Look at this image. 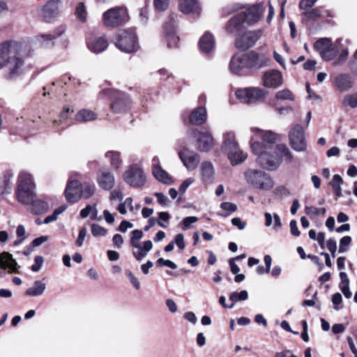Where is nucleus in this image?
Here are the masks:
<instances>
[{
	"label": "nucleus",
	"instance_id": "f257e3e1",
	"mask_svg": "<svg viewBox=\"0 0 357 357\" xmlns=\"http://www.w3.org/2000/svg\"><path fill=\"white\" fill-rule=\"evenodd\" d=\"M251 133L252 151L263 168L275 170L280 166L282 158L288 162H293L294 156L285 144H275L279 137L277 133L257 128H252Z\"/></svg>",
	"mask_w": 357,
	"mask_h": 357
},
{
	"label": "nucleus",
	"instance_id": "f03ea898",
	"mask_svg": "<svg viewBox=\"0 0 357 357\" xmlns=\"http://www.w3.org/2000/svg\"><path fill=\"white\" fill-rule=\"evenodd\" d=\"M35 185L31 174L26 172H22L19 175L17 198V200L24 204H31V212L33 214H42L49 208L47 202L34 199Z\"/></svg>",
	"mask_w": 357,
	"mask_h": 357
},
{
	"label": "nucleus",
	"instance_id": "7ed1b4c3",
	"mask_svg": "<svg viewBox=\"0 0 357 357\" xmlns=\"http://www.w3.org/2000/svg\"><path fill=\"white\" fill-rule=\"evenodd\" d=\"M268 59L264 54L250 51L243 54H236L231 59L229 68L233 74L243 76L256 72L265 67Z\"/></svg>",
	"mask_w": 357,
	"mask_h": 357
},
{
	"label": "nucleus",
	"instance_id": "20e7f679",
	"mask_svg": "<svg viewBox=\"0 0 357 357\" xmlns=\"http://www.w3.org/2000/svg\"><path fill=\"white\" fill-rule=\"evenodd\" d=\"M7 53L4 63V78L8 80H15L20 77L25 70V63L20 56L22 45L17 41H10L9 49L3 47Z\"/></svg>",
	"mask_w": 357,
	"mask_h": 357
},
{
	"label": "nucleus",
	"instance_id": "39448f33",
	"mask_svg": "<svg viewBox=\"0 0 357 357\" xmlns=\"http://www.w3.org/2000/svg\"><path fill=\"white\" fill-rule=\"evenodd\" d=\"M113 43L121 52L127 54L135 53L140 47L138 36L133 28L119 29L113 38Z\"/></svg>",
	"mask_w": 357,
	"mask_h": 357
},
{
	"label": "nucleus",
	"instance_id": "423d86ee",
	"mask_svg": "<svg viewBox=\"0 0 357 357\" xmlns=\"http://www.w3.org/2000/svg\"><path fill=\"white\" fill-rule=\"evenodd\" d=\"M243 175L246 183L253 188L268 190L274 185L270 175L263 170L250 168L245 171Z\"/></svg>",
	"mask_w": 357,
	"mask_h": 357
},
{
	"label": "nucleus",
	"instance_id": "0eeeda50",
	"mask_svg": "<svg viewBox=\"0 0 357 357\" xmlns=\"http://www.w3.org/2000/svg\"><path fill=\"white\" fill-rule=\"evenodd\" d=\"M104 93L113 99L111 103V109L113 112L121 114L128 111L131 106V101L127 94L110 89L104 90Z\"/></svg>",
	"mask_w": 357,
	"mask_h": 357
},
{
	"label": "nucleus",
	"instance_id": "6e6552de",
	"mask_svg": "<svg viewBox=\"0 0 357 357\" xmlns=\"http://www.w3.org/2000/svg\"><path fill=\"white\" fill-rule=\"evenodd\" d=\"M188 135L195 138V146L201 152H208L214 146V139L208 130L194 129L189 131Z\"/></svg>",
	"mask_w": 357,
	"mask_h": 357
},
{
	"label": "nucleus",
	"instance_id": "1a4fd4ad",
	"mask_svg": "<svg viewBox=\"0 0 357 357\" xmlns=\"http://www.w3.org/2000/svg\"><path fill=\"white\" fill-rule=\"evenodd\" d=\"M266 95L267 91L259 87H247L239 89L236 91L237 98L247 104L262 101Z\"/></svg>",
	"mask_w": 357,
	"mask_h": 357
},
{
	"label": "nucleus",
	"instance_id": "9d476101",
	"mask_svg": "<svg viewBox=\"0 0 357 357\" xmlns=\"http://www.w3.org/2000/svg\"><path fill=\"white\" fill-rule=\"evenodd\" d=\"M102 19L107 27L119 26L127 20L126 10L119 6L112 8L103 13Z\"/></svg>",
	"mask_w": 357,
	"mask_h": 357
},
{
	"label": "nucleus",
	"instance_id": "9b49d317",
	"mask_svg": "<svg viewBox=\"0 0 357 357\" xmlns=\"http://www.w3.org/2000/svg\"><path fill=\"white\" fill-rule=\"evenodd\" d=\"M289 142L291 148L298 152L305 151L307 148V141L305 137V132L303 127L299 125H295L289 133Z\"/></svg>",
	"mask_w": 357,
	"mask_h": 357
},
{
	"label": "nucleus",
	"instance_id": "f8f14e48",
	"mask_svg": "<svg viewBox=\"0 0 357 357\" xmlns=\"http://www.w3.org/2000/svg\"><path fill=\"white\" fill-rule=\"evenodd\" d=\"M177 22V15L172 13L169 15L166 21L164 29L167 36V45L173 48L177 47L179 42V38L176 35V26Z\"/></svg>",
	"mask_w": 357,
	"mask_h": 357
},
{
	"label": "nucleus",
	"instance_id": "ddd939ff",
	"mask_svg": "<svg viewBox=\"0 0 357 357\" xmlns=\"http://www.w3.org/2000/svg\"><path fill=\"white\" fill-rule=\"evenodd\" d=\"M126 183L133 188H139L144 185L146 177L142 169L131 167L124 173Z\"/></svg>",
	"mask_w": 357,
	"mask_h": 357
},
{
	"label": "nucleus",
	"instance_id": "4468645a",
	"mask_svg": "<svg viewBox=\"0 0 357 357\" xmlns=\"http://www.w3.org/2000/svg\"><path fill=\"white\" fill-rule=\"evenodd\" d=\"M261 30L248 31L236 39L235 45L238 49L248 50L252 47L261 36Z\"/></svg>",
	"mask_w": 357,
	"mask_h": 357
},
{
	"label": "nucleus",
	"instance_id": "2eb2a0df",
	"mask_svg": "<svg viewBox=\"0 0 357 357\" xmlns=\"http://www.w3.org/2000/svg\"><path fill=\"white\" fill-rule=\"evenodd\" d=\"M264 12V4L259 3L252 6L249 7L245 11L241 12L239 14L241 17H243V20L245 21L248 25L257 22Z\"/></svg>",
	"mask_w": 357,
	"mask_h": 357
},
{
	"label": "nucleus",
	"instance_id": "dca6fc26",
	"mask_svg": "<svg viewBox=\"0 0 357 357\" xmlns=\"http://www.w3.org/2000/svg\"><path fill=\"white\" fill-rule=\"evenodd\" d=\"M86 44L89 50L95 54L104 52L109 45L107 38L103 36H91L87 38Z\"/></svg>",
	"mask_w": 357,
	"mask_h": 357
},
{
	"label": "nucleus",
	"instance_id": "f3484780",
	"mask_svg": "<svg viewBox=\"0 0 357 357\" xmlns=\"http://www.w3.org/2000/svg\"><path fill=\"white\" fill-rule=\"evenodd\" d=\"M178 8L181 13L199 17L202 13V6L199 0H179Z\"/></svg>",
	"mask_w": 357,
	"mask_h": 357
},
{
	"label": "nucleus",
	"instance_id": "a211bd4d",
	"mask_svg": "<svg viewBox=\"0 0 357 357\" xmlns=\"http://www.w3.org/2000/svg\"><path fill=\"white\" fill-rule=\"evenodd\" d=\"M80 183L77 180L69 178L65 190V196L68 202L75 203L82 197Z\"/></svg>",
	"mask_w": 357,
	"mask_h": 357
},
{
	"label": "nucleus",
	"instance_id": "6ab92c4d",
	"mask_svg": "<svg viewBox=\"0 0 357 357\" xmlns=\"http://www.w3.org/2000/svg\"><path fill=\"white\" fill-rule=\"evenodd\" d=\"M178 155L185 167L190 171L194 170L200 160L199 155L197 153L188 149L180 151Z\"/></svg>",
	"mask_w": 357,
	"mask_h": 357
},
{
	"label": "nucleus",
	"instance_id": "aec40b11",
	"mask_svg": "<svg viewBox=\"0 0 357 357\" xmlns=\"http://www.w3.org/2000/svg\"><path fill=\"white\" fill-rule=\"evenodd\" d=\"M263 84L268 88H277L282 84V73L277 70L266 71L262 77Z\"/></svg>",
	"mask_w": 357,
	"mask_h": 357
},
{
	"label": "nucleus",
	"instance_id": "412c9836",
	"mask_svg": "<svg viewBox=\"0 0 357 357\" xmlns=\"http://www.w3.org/2000/svg\"><path fill=\"white\" fill-rule=\"evenodd\" d=\"M97 182L102 189L109 190L114 187L115 179L111 172L106 169H101L98 173Z\"/></svg>",
	"mask_w": 357,
	"mask_h": 357
},
{
	"label": "nucleus",
	"instance_id": "4be33fe9",
	"mask_svg": "<svg viewBox=\"0 0 357 357\" xmlns=\"http://www.w3.org/2000/svg\"><path fill=\"white\" fill-rule=\"evenodd\" d=\"M239 14L230 19L226 26V31L228 34L237 35L245 28V22Z\"/></svg>",
	"mask_w": 357,
	"mask_h": 357
},
{
	"label": "nucleus",
	"instance_id": "5701e85b",
	"mask_svg": "<svg viewBox=\"0 0 357 357\" xmlns=\"http://www.w3.org/2000/svg\"><path fill=\"white\" fill-rule=\"evenodd\" d=\"M199 45L203 53L210 54L215 48V39L213 36L210 32L206 31L201 37Z\"/></svg>",
	"mask_w": 357,
	"mask_h": 357
},
{
	"label": "nucleus",
	"instance_id": "b1692460",
	"mask_svg": "<svg viewBox=\"0 0 357 357\" xmlns=\"http://www.w3.org/2000/svg\"><path fill=\"white\" fill-rule=\"evenodd\" d=\"M202 181L206 184H211L214 180L215 170L213 164L209 161H204L201 164Z\"/></svg>",
	"mask_w": 357,
	"mask_h": 357
},
{
	"label": "nucleus",
	"instance_id": "393cba45",
	"mask_svg": "<svg viewBox=\"0 0 357 357\" xmlns=\"http://www.w3.org/2000/svg\"><path fill=\"white\" fill-rule=\"evenodd\" d=\"M206 119L207 112L204 106H199L192 110L189 117L190 122L196 126L204 124Z\"/></svg>",
	"mask_w": 357,
	"mask_h": 357
},
{
	"label": "nucleus",
	"instance_id": "a878e982",
	"mask_svg": "<svg viewBox=\"0 0 357 357\" xmlns=\"http://www.w3.org/2000/svg\"><path fill=\"white\" fill-rule=\"evenodd\" d=\"M238 146L233 132H228L223 135L221 150L224 153L227 154Z\"/></svg>",
	"mask_w": 357,
	"mask_h": 357
},
{
	"label": "nucleus",
	"instance_id": "bb28decb",
	"mask_svg": "<svg viewBox=\"0 0 357 357\" xmlns=\"http://www.w3.org/2000/svg\"><path fill=\"white\" fill-rule=\"evenodd\" d=\"M0 266L4 269H9L11 273L17 272V264L13 255L7 252L0 255Z\"/></svg>",
	"mask_w": 357,
	"mask_h": 357
},
{
	"label": "nucleus",
	"instance_id": "cd10ccee",
	"mask_svg": "<svg viewBox=\"0 0 357 357\" xmlns=\"http://www.w3.org/2000/svg\"><path fill=\"white\" fill-rule=\"evenodd\" d=\"M337 87L341 91H344L351 89L354 85L352 77L349 74H341L336 77L335 79Z\"/></svg>",
	"mask_w": 357,
	"mask_h": 357
},
{
	"label": "nucleus",
	"instance_id": "c85d7f7f",
	"mask_svg": "<svg viewBox=\"0 0 357 357\" xmlns=\"http://www.w3.org/2000/svg\"><path fill=\"white\" fill-rule=\"evenodd\" d=\"M59 0H50L43 7V15L45 18L56 16L60 10Z\"/></svg>",
	"mask_w": 357,
	"mask_h": 357
},
{
	"label": "nucleus",
	"instance_id": "c756f323",
	"mask_svg": "<svg viewBox=\"0 0 357 357\" xmlns=\"http://www.w3.org/2000/svg\"><path fill=\"white\" fill-rule=\"evenodd\" d=\"M226 155L232 165H239L243 162L247 158V154L244 153L239 146Z\"/></svg>",
	"mask_w": 357,
	"mask_h": 357
},
{
	"label": "nucleus",
	"instance_id": "7c9ffc66",
	"mask_svg": "<svg viewBox=\"0 0 357 357\" xmlns=\"http://www.w3.org/2000/svg\"><path fill=\"white\" fill-rule=\"evenodd\" d=\"M96 113L87 109H80L75 115V120L81 123L92 121L96 120Z\"/></svg>",
	"mask_w": 357,
	"mask_h": 357
},
{
	"label": "nucleus",
	"instance_id": "2f4dec72",
	"mask_svg": "<svg viewBox=\"0 0 357 357\" xmlns=\"http://www.w3.org/2000/svg\"><path fill=\"white\" fill-rule=\"evenodd\" d=\"M46 289V284L40 280H36L33 285L27 289L25 294L29 296H41Z\"/></svg>",
	"mask_w": 357,
	"mask_h": 357
},
{
	"label": "nucleus",
	"instance_id": "473e14b6",
	"mask_svg": "<svg viewBox=\"0 0 357 357\" xmlns=\"http://www.w3.org/2000/svg\"><path fill=\"white\" fill-rule=\"evenodd\" d=\"M105 157L109 160L111 167L118 169L122 163L121 153L116 151H109L105 153Z\"/></svg>",
	"mask_w": 357,
	"mask_h": 357
},
{
	"label": "nucleus",
	"instance_id": "72a5a7b5",
	"mask_svg": "<svg viewBox=\"0 0 357 357\" xmlns=\"http://www.w3.org/2000/svg\"><path fill=\"white\" fill-rule=\"evenodd\" d=\"M305 212L312 220L318 218L320 215H324L326 210L325 208H317L313 206H306Z\"/></svg>",
	"mask_w": 357,
	"mask_h": 357
},
{
	"label": "nucleus",
	"instance_id": "f704fd0d",
	"mask_svg": "<svg viewBox=\"0 0 357 357\" xmlns=\"http://www.w3.org/2000/svg\"><path fill=\"white\" fill-rule=\"evenodd\" d=\"M153 174L158 181L165 184H171L172 183L171 176L162 167L153 170Z\"/></svg>",
	"mask_w": 357,
	"mask_h": 357
},
{
	"label": "nucleus",
	"instance_id": "c9c22d12",
	"mask_svg": "<svg viewBox=\"0 0 357 357\" xmlns=\"http://www.w3.org/2000/svg\"><path fill=\"white\" fill-rule=\"evenodd\" d=\"M248 298V294L246 290H242L240 292L234 291L231 293L229 295V300L231 301V303L228 306V308H233L234 303L245 301Z\"/></svg>",
	"mask_w": 357,
	"mask_h": 357
},
{
	"label": "nucleus",
	"instance_id": "e433bc0d",
	"mask_svg": "<svg viewBox=\"0 0 357 357\" xmlns=\"http://www.w3.org/2000/svg\"><path fill=\"white\" fill-rule=\"evenodd\" d=\"M80 192H82V197L89 199L95 192V186L93 183L85 182L80 183Z\"/></svg>",
	"mask_w": 357,
	"mask_h": 357
},
{
	"label": "nucleus",
	"instance_id": "4c0bfd02",
	"mask_svg": "<svg viewBox=\"0 0 357 357\" xmlns=\"http://www.w3.org/2000/svg\"><path fill=\"white\" fill-rule=\"evenodd\" d=\"M338 52L337 47L331 43L328 48L324 50L321 56L325 61H331L337 56Z\"/></svg>",
	"mask_w": 357,
	"mask_h": 357
},
{
	"label": "nucleus",
	"instance_id": "58836bf2",
	"mask_svg": "<svg viewBox=\"0 0 357 357\" xmlns=\"http://www.w3.org/2000/svg\"><path fill=\"white\" fill-rule=\"evenodd\" d=\"M331 44V41L329 38H322L319 39L314 44V49L319 52L320 55L326 50L330 45Z\"/></svg>",
	"mask_w": 357,
	"mask_h": 357
},
{
	"label": "nucleus",
	"instance_id": "ea45409f",
	"mask_svg": "<svg viewBox=\"0 0 357 357\" xmlns=\"http://www.w3.org/2000/svg\"><path fill=\"white\" fill-rule=\"evenodd\" d=\"M87 14L85 5L84 3L79 2L75 8V15L76 17L79 21L85 22L87 19Z\"/></svg>",
	"mask_w": 357,
	"mask_h": 357
},
{
	"label": "nucleus",
	"instance_id": "a19ab883",
	"mask_svg": "<svg viewBox=\"0 0 357 357\" xmlns=\"http://www.w3.org/2000/svg\"><path fill=\"white\" fill-rule=\"evenodd\" d=\"M342 183L343 180L340 175L335 174L333 176L331 185L337 197H340L342 195L341 185Z\"/></svg>",
	"mask_w": 357,
	"mask_h": 357
},
{
	"label": "nucleus",
	"instance_id": "79ce46f5",
	"mask_svg": "<svg viewBox=\"0 0 357 357\" xmlns=\"http://www.w3.org/2000/svg\"><path fill=\"white\" fill-rule=\"evenodd\" d=\"M220 208L224 211L223 213H218L219 215L228 216L237 210V206L231 202H222L220 204Z\"/></svg>",
	"mask_w": 357,
	"mask_h": 357
},
{
	"label": "nucleus",
	"instance_id": "37998d69",
	"mask_svg": "<svg viewBox=\"0 0 357 357\" xmlns=\"http://www.w3.org/2000/svg\"><path fill=\"white\" fill-rule=\"evenodd\" d=\"M326 11L321 8H316L305 13L306 17L310 20H317L324 16Z\"/></svg>",
	"mask_w": 357,
	"mask_h": 357
},
{
	"label": "nucleus",
	"instance_id": "c03bdc74",
	"mask_svg": "<svg viewBox=\"0 0 357 357\" xmlns=\"http://www.w3.org/2000/svg\"><path fill=\"white\" fill-rule=\"evenodd\" d=\"M275 99L282 100L294 101L295 99L293 93L288 89L279 91L275 93Z\"/></svg>",
	"mask_w": 357,
	"mask_h": 357
},
{
	"label": "nucleus",
	"instance_id": "a18cd8bd",
	"mask_svg": "<svg viewBox=\"0 0 357 357\" xmlns=\"http://www.w3.org/2000/svg\"><path fill=\"white\" fill-rule=\"evenodd\" d=\"M342 105L351 108L357 107V92L345 96L342 100Z\"/></svg>",
	"mask_w": 357,
	"mask_h": 357
},
{
	"label": "nucleus",
	"instance_id": "49530a36",
	"mask_svg": "<svg viewBox=\"0 0 357 357\" xmlns=\"http://www.w3.org/2000/svg\"><path fill=\"white\" fill-rule=\"evenodd\" d=\"M143 232L139 229H135L131 232L130 244L132 247L137 248H141V245L139 243V241L142 238Z\"/></svg>",
	"mask_w": 357,
	"mask_h": 357
},
{
	"label": "nucleus",
	"instance_id": "de8ad7c7",
	"mask_svg": "<svg viewBox=\"0 0 357 357\" xmlns=\"http://www.w3.org/2000/svg\"><path fill=\"white\" fill-rule=\"evenodd\" d=\"M107 229L105 227L98 225V224H92L91 225V234L95 237L104 236L107 234Z\"/></svg>",
	"mask_w": 357,
	"mask_h": 357
},
{
	"label": "nucleus",
	"instance_id": "09e8293b",
	"mask_svg": "<svg viewBox=\"0 0 357 357\" xmlns=\"http://www.w3.org/2000/svg\"><path fill=\"white\" fill-rule=\"evenodd\" d=\"M158 220L157 223L158 225L163 228H166L168 227V221L170 218V215L167 212H160L158 213Z\"/></svg>",
	"mask_w": 357,
	"mask_h": 357
},
{
	"label": "nucleus",
	"instance_id": "8fccbe9b",
	"mask_svg": "<svg viewBox=\"0 0 357 357\" xmlns=\"http://www.w3.org/2000/svg\"><path fill=\"white\" fill-rule=\"evenodd\" d=\"M351 242V237L349 236H345L340 239L339 252L343 253L348 250V246Z\"/></svg>",
	"mask_w": 357,
	"mask_h": 357
},
{
	"label": "nucleus",
	"instance_id": "3c124183",
	"mask_svg": "<svg viewBox=\"0 0 357 357\" xmlns=\"http://www.w3.org/2000/svg\"><path fill=\"white\" fill-rule=\"evenodd\" d=\"M10 45V41H6L1 44L0 46V69L4 67L5 60L7 56V53L5 52L6 50H3V47L6 46L8 49H9Z\"/></svg>",
	"mask_w": 357,
	"mask_h": 357
},
{
	"label": "nucleus",
	"instance_id": "603ef678",
	"mask_svg": "<svg viewBox=\"0 0 357 357\" xmlns=\"http://www.w3.org/2000/svg\"><path fill=\"white\" fill-rule=\"evenodd\" d=\"M342 302V297L340 293H335L332 296V303L333 304V308L336 311L342 309L343 306L341 305Z\"/></svg>",
	"mask_w": 357,
	"mask_h": 357
},
{
	"label": "nucleus",
	"instance_id": "864d4df0",
	"mask_svg": "<svg viewBox=\"0 0 357 357\" xmlns=\"http://www.w3.org/2000/svg\"><path fill=\"white\" fill-rule=\"evenodd\" d=\"M73 113V109L70 105L63 106L61 112H60V121H65L68 119Z\"/></svg>",
	"mask_w": 357,
	"mask_h": 357
},
{
	"label": "nucleus",
	"instance_id": "5fc2aeb1",
	"mask_svg": "<svg viewBox=\"0 0 357 357\" xmlns=\"http://www.w3.org/2000/svg\"><path fill=\"white\" fill-rule=\"evenodd\" d=\"M63 32V30L61 31L57 36L52 35V34H47V35H41L40 38L43 39L42 43L45 47H47L50 45H52L51 42L54 39H55L57 36H59Z\"/></svg>",
	"mask_w": 357,
	"mask_h": 357
},
{
	"label": "nucleus",
	"instance_id": "6e6d98bb",
	"mask_svg": "<svg viewBox=\"0 0 357 357\" xmlns=\"http://www.w3.org/2000/svg\"><path fill=\"white\" fill-rule=\"evenodd\" d=\"M87 234V229L86 227H82L79 231L75 244L77 247L80 248L83 245L84 241Z\"/></svg>",
	"mask_w": 357,
	"mask_h": 357
},
{
	"label": "nucleus",
	"instance_id": "4d7b16f0",
	"mask_svg": "<svg viewBox=\"0 0 357 357\" xmlns=\"http://www.w3.org/2000/svg\"><path fill=\"white\" fill-rule=\"evenodd\" d=\"M44 262V259L42 256L38 255L34 258V264L31 267V269L33 272H38L40 270Z\"/></svg>",
	"mask_w": 357,
	"mask_h": 357
},
{
	"label": "nucleus",
	"instance_id": "13d9d810",
	"mask_svg": "<svg viewBox=\"0 0 357 357\" xmlns=\"http://www.w3.org/2000/svg\"><path fill=\"white\" fill-rule=\"evenodd\" d=\"M156 264L160 266H165L172 269H175L177 268V266L174 262L169 259H164L163 258H159L156 261Z\"/></svg>",
	"mask_w": 357,
	"mask_h": 357
},
{
	"label": "nucleus",
	"instance_id": "bf43d9fd",
	"mask_svg": "<svg viewBox=\"0 0 357 357\" xmlns=\"http://www.w3.org/2000/svg\"><path fill=\"white\" fill-rule=\"evenodd\" d=\"M173 242H174V244H176V246L181 250H183L185 247L184 236L183 234H176Z\"/></svg>",
	"mask_w": 357,
	"mask_h": 357
},
{
	"label": "nucleus",
	"instance_id": "052dcab7",
	"mask_svg": "<svg viewBox=\"0 0 357 357\" xmlns=\"http://www.w3.org/2000/svg\"><path fill=\"white\" fill-rule=\"evenodd\" d=\"M154 6L156 10L163 11L169 5V0H154Z\"/></svg>",
	"mask_w": 357,
	"mask_h": 357
},
{
	"label": "nucleus",
	"instance_id": "680f3d73",
	"mask_svg": "<svg viewBox=\"0 0 357 357\" xmlns=\"http://www.w3.org/2000/svg\"><path fill=\"white\" fill-rule=\"evenodd\" d=\"M326 247L328 250L331 252L333 257H335V253L337 250V243L333 238H330L326 243Z\"/></svg>",
	"mask_w": 357,
	"mask_h": 357
},
{
	"label": "nucleus",
	"instance_id": "e2e57ef3",
	"mask_svg": "<svg viewBox=\"0 0 357 357\" xmlns=\"http://www.w3.org/2000/svg\"><path fill=\"white\" fill-rule=\"evenodd\" d=\"M198 220V218L195 216H188L185 218L182 223L183 225V229L185 230L190 227V225Z\"/></svg>",
	"mask_w": 357,
	"mask_h": 357
},
{
	"label": "nucleus",
	"instance_id": "0e129e2a",
	"mask_svg": "<svg viewBox=\"0 0 357 357\" xmlns=\"http://www.w3.org/2000/svg\"><path fill=\"white\" fill-rule=\"evenodd\" d=\"M350 70L354 75L357 76V50L350 61Z\"/></svg>",
	"mask_w": 357,
	"mask_h": 357
},
{
	"label": "nucleus",
	"instance_id": "69168bd1",
	"mask_svg": "<svg viewBox=\"0 0 357 357\" xmlns=\"http://www.w3.org/2000/svg\"><path fill=\"white\" fill-rule=\"evenodd\" d=\"M126 273L129 278L130 282L135 287V288L136 289H140V283H139L138 279L130 271H127Z\"/></svg>",
	"mask_w": 357,
	"mask_h": 357
},
{
	"label": "nucleus",
	"instance_id": "338daca9",
	"mask_svg": "<svg viewBox=\"0 0 357 357\" xmlns=\"http://www.w3.org/2000/svg\"><path fill=\"white\" fill-rule=\"evenodd\" d=\"M154 195L157 197L158 203L162 206H167L169 199L166 195L162 192H155Z\"/></svg>",
	"mask_w": 357,
	"mask_h": 357
},
{
	"label": "nucleus",
	"instance_id": "774afa93",
	"mask_svg": "<svg viewBox=\"0 0 357 357\" xmlns=\"http://www.w3.org/2000/svg\"><path fill=\"white\" fill-rule=\"evenodd\" d=\"M317 0H301L299 7L302 10H307L314 6Z\"/></svg>",
	"mask_w": 357,
	"mask_h": 357
}]
</instances>
